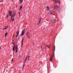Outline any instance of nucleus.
I'll return each mask as SVG.
<instances>
[{"label":"nucleus","mask_w":73,"mask_h":73,"mask_svg":"<svg viewBox=\"0 0 73 73\" xmlns=\"http://www.w3.org/2000/svg\"><path fill=\"white\" fill-rule=\"evenodd\" d=\"M41 18H40L39 20V21L38 22V23L37 24V25L39 24V23H40L41 22Z\"/></svg>","instance_id":"nucleus-10"},{"label":"nucleus","mask_w":73,"mask_h":73,"mask_svg":"<svg viewBox=\"0 0 73 73\" xmlns=\"http://www.w3.org/2000/svg\"><path fill=\"white\" fill-rule=\"evenodd\" d=\"M22 8H23V5L21 6L20 7V9L19 11H20V10H21Z\"/></svg>","instance_id":"nucleus-13"},{"label":"nucleus","mask_w":73,"mask_h":73,"mask_svg":"<svg viewBox=\"0 0 73 73\" xmlns=\"http://www.w3.org/2000/svg\"><path fill=\"white\" fill-rule=\"evenodd\" d=\"M23 40H24L23 39V38H22V41H21V42H22V44H21V46L22 47V46L23 45Z\"/></svg>","instance_id":"nucleus-8"},{"label":"nucleus","mask_w":73,"mask_h":73,"mask_svg":"<svg viewBox=\"0 0 73 73\" xmlns=\"http://www.w3.org/2000/svg\"><path fill=\"white\" fill-rule=\"evenodd\" d=\"M26 35L28 36V38H29L31 37L29 36V32L27 33V34H26Z\"/></svg>","instance_id":"nucleus-5"},{"label":"nucleus","mask_w":73,"mask_h":73,"mask_svg":"<svg viewBox=\"0 0 73 73\" xmlns=\"http://www.w3.org/2000/svg\"><path fill=\"white\" fill-rule=\"evenodd\" d=\"M23 1V0H20V4H21V3H22Z\"/></svg>","instance_id":"nucleus-15"},{"label":"nucleus","mask_w":73,"mask_h":73,"mask_svg":"<svg viewBox=\"0 0 73 73\" xmlns=\"http://www.w3.org/2000/svg\"><path fill=\"white\" fill-rule=\"evenodd\" d=\"M54 51H55V46H54Z\"/></svg>","instance_id":"nucleus-23"},{"label":"nucleus","mask_w":73,"mask_h":73,"mask_svg":"<svg viewBox=\"0 0 73 73\" xmlns=\"http://www.w3.org/2000/svg\"><path fill=\"white\" fill-rule=\"evenodd\" d=\"M25 29L22 32V33L20 36H24V33H25Z\"/></svg>","instance_id":"nucleus-3"},{"label":"nucleus","mask_w":73,"mask_h":73,"mask_svg":"<svg viewBox=\"0 0 73 73\" xmlns=\"http://www.w3.org/2000/svg\"><path fill=\"white\" fill-rule=\"evenodd\" d=\"M45 49H46V48H45Z\"/></svg>","instance_id":"nucleus-39"},{"label":"nucleus","mask_w":73,"mask_h":73,"mask_svg":"<svg viewBox=\"0 0 73 73\" xmlns=\"http://www.w3.org/2000/svg\"><path fill=\"white\" fill-rule=\"evenodd\" d=\"M13 41L14 40H13Z\"/></svg>","instance_id":"nucleus-41"},{"label":"nucleus","mask_w":73,"mask_h":73,"mask_svg":"<svg viewBox=\"0 0 73 73\" xmlns=\"http://www.w3.org/2000/svg\"><path fill=\"white\" fill-rule=\"evenodd\" d=\"M15 50L16 51H15L16 53H17L18 51V50L17 49V47L16 46L15 47Z\"/></svg>","instance_id":"nucleus-7"},{"label":"nucleus","mask_w":73,"mask_h":73,"mask_svg":"<svg viewBox=\"0 0 73 73\" xmlns=\"http://www.w3.org/2000/svg\"><path fill=\"white\" fill-rule=\"evenodd\" d=\"M41 48H42V46L41 47Z\"/></svg>","instance_id":"nucleus-38"},{"label":"nucleus","mask_w":73,"mask_h":73,"mask_svg":"<svg viewBox=\"0 0 73 73\" xmlns=\"http://www.w3.org/2000/svg\"><path fill=\"white\" fill-rule=\"evenodd\" d=\"M27 59H28V56L26 57V59L25 60V62H26L27 61Z\"/></svg>","instance_id":"nucleus-18"},{"label":"nucleus","mask_w":73,"mask_h":73,"mask_svg":"<svg viewBox=\"0 0 73 73\" xmlns=\"http://www.w3.org/2000/svg\"><path fill=\"white\" fill-rule=\"evenodd\" d=\"M58 13H60V11H58Z\"/></svg>","instance_id":"nucleus-32"},{"label":"nucleus","mask_w":73,"mask_h":73,"mask_svg":"<svg viewBox=\"0 0 73 73\" xmlns=\"http://www.w3.org/2000/svg\"><path fill=\"white\" fill-rule=\"evenodd\" d=\"M19 17H20V14H19Z\"/></svg>","instance_id":"nucleus-36"},{"label":"nucleus","mask_w":73,"mask_h":73,"mask_svg":"<svg viewBox=\"0 0 73 73\" xmlns=\"http://www.w3.org/2000/svg\"><path fill=\"white\" fill-rule=\"evenodd\" d=\"M14 21V19H13L12 20V21Z\"/></svg>","instance_id":"nucleus-28"},{"label":"nucleus","mask_w":73,"mask_h":73,"mask_svg":"<svg viewBox=\"0 0 73 73\" xmlns=\"http://www.w3.org/2000/svg\"><path fill=\"white\" fill-rule=\"evenodd\" d=\"M7 35H8V33H7L5 35V37H6L7 36Z\"/></svg>","instance_id":"nucleus-20"},{"label":"nucleus","mask_w":73,"mask_h":73,"mask_svg":"<svg viewBox=\"0 0 73 73\" xmlns=\"http://www.w3.org/2000/svg\"><path fill=\"white\" fill-rule=\"evenodd\" d=\"M5 28H3V30H5V29H7L8 28V26H5L4 27Z\"/></svg>","instance_id":"nucleus-6"},{"label":"nucleus","mask_w":73,"mask_h":73,"mask_svg":"<svg viewBox=\"0 0 73 73\" xmlns=\"http://www.w3.org/2000/svg\"><path fill=\"white\" fill-rule=\"evenodd\" d=\"M15 47H13V51H15Z\"/></svg>","instance_id":"nucleus-21"},{"label":"nucleus","mask_w":73,"mask_h":73,"mask_svg":"<svg viewBox=\"0 0 73 73\" xmlns=\"http://www.w3.org/2000/svg\"><path fill=\"white\" fill-rule=\"evenodd\" d=\"M27 59H28V56L26 57V59L25 60V62H26L27 61Z\"/></svg>","instance_id":"nucleus-16"},{"label":"nucleus","mask_w":73,"mask_h":73,"mask_svg":"<svg viewBox=\"0 0 73 73\" xmlns=\"http://www.w3.org/2000/svg\"><path fill=\"white\" fill-rule=\"evenodd\" d=\"M57 21H59V20H58Z\"/></svg>","instance_id":"nucleus-40"},{"label":"nucleus","mask_w":73,"mask_h":73,"mask_svg":"<svg viewBox=\"0 0 73 73\" xmlns=\"http://www.w3.org/2000/svg\"><path fill=\"white\" fill-rule=\"evenodd\" d=\"M30 57V56H29L28 57V59H29V57Z\"/></svg>","instance_id":"nucleus-31"},{"label":"nucleus","mask_w":73,"mask_h":73,"mask_svg":"<svg viewBox=\"0 0 73 73\" xmlns=\"http://www.w3.org/2000/svg\"><path fill=\"white\" fill-rule=\"evenodd\" d=\"M54 7L55 8H58V6H57V5H55Z\"/></svg>","instance_id":"nucleus-14"},{"label":"nucleus","mask_w":73,"mask_h":73,"mask_svg":"<svg viewBox=\"0 0 73 73\" xmlns=\"http://www.w3.org/2000/svg\"><path fill=\"white\" fill-rule=\"evenodd\" d=\"M51 1H53V2H54V3H58V4H60L61 3V2L58 1H57L56 0H51Z\"/></svg>","instance_id":"nucleus-2"},{"label":"nucleus","mask_w":73,"mask_h":73,"mask_svg":"<svg viewBox=\"0 0 73 73\" xmlns=\"http://www.w3.org/2000/svg\"><path fill=\"white\" fill-rule=\"evenodd\" d=\"M18 13H19V14H20V12H19Z\"/></svg>","instance_id":"nucleus-35"},{"label":"nucleus","mask_w":73,"mask_h":73,"mask_svg":"<svg viewBox=\"0 0 73 73\" xmlns=\"http://www.w3.org/2000/svg\"><path fill=\"white\" fill-rule=\"evenodd\" d=\"M49 15H51V16H52V15H53V14H52V13H49Z\"/></svg>","instance_id":"nucleus-19"},{"label":"nucleus","mask_w":73,"mask_h":73,"mask_svg":"<svg viewBox=\"0 0 73 73\" xmlns=\"http://www.w3.org/2000/svg\"><path fill=\"white\" fill-rule=\"evenodd\" d=\"M3 0H1V1H0V2H3Z\"/></svg>","instance_id":"nucleus-26"},{"label":"nucleus","mask_w":73,"mask_h":73,"mask_svg":"<svg viewBox=\"0 0 73 73\" xmlns=\"http://www.w3.org/2000/svg\"><path fill=\"white\" fill-rule=\"evenodd\" d=\"M27 59H28V56L26 57V59L25 60V62H26L27 61Z\"/></svg>","instance_id":"nucleus-17"},{"label":"nucleus","mask_w":73,"mask_h":73,"mask_svg":"<svg viewBox=\"0 0 73 73\" xmlns=\"http://www.w3.org/2000/svg\"><path fill=\"white\" fill-rule=\"evenodd\" d=\"M8 16H9V15H7V17H8Z\"/></svg>","instance_id":"nucleus-30"},{"label":"nucleus","mask_w":73,"mask_h":73,"mask_svg":"<svg viewBox=\"0 0 73 73\" xmlns=\"http://www.w3.org/2000/svg\"><path fill=\"white\" fill-rule=\"evenodd\" d=\"M14 48H15V45H14Z\"/></svg>","instance_id":"nucleus-34"},{"label":"nucleus","mask_w":73,"mask_h":73,"mask_svg":"<svg viewBox=\"0 0 73 73\" xmlns=\"http://www.w3.org/2000/svg\"><path fill=\"white\" fill-rule=\"evenodd\" d=\"M9 14H10V16H11V19H12L13 17H14V16H15V15L14 14L13 16H12V12L10 11H9Z\"/></svg>","instance_id":"nucleus-1"},{"label":"nucleus","mask_w":73,"mask_h":73,"mask_svg":"<svg viewBox=\"0 0 73 73\" xmlns=\"http://www.w3.org/2000/svg\"><path fill=\"white\" fill-rule=\"evenodd\" d=\"M13 44H14V43H13Z\"/></svg>","instance_id":"nucleus-37"},{"label":"nucleus","mask_w":73,"mask_h":73,"mask_svg":"<svg viewBox=\"0 0 73 73\" xmlns=\"http://www.w3.org/2000/svg\"><path fill=\"white\" fill-rule=\"evenodd\" d=\"M18 36V35H17L16 36V37H17Z\"/></svg>","instance_id":"nucleus-29"},{"label":"nucleus","mask_w":73,"mask_h":73,"mask_svg":"<svg viewBox=\"0 0 73 73\" xmlns=\"http://www.w3.org/2000/svg\"><path fill=\"white\" fill-rule=\"evenodd\" d=\"M47 11H49V7L48 6L47 7Z\"/></svg>","instance_id":"nucleus-12"},{"label":"nucleus","mask_w":73,"mask_h":73,"mask_svg":"<svg viewBox=\"0 0 73 73\" xmlns=\"http://www.w3.org/2000/svg\"><path fill=\"white\" fill-rule=\"evenodd\" d=\"M56 21H57V20H53L52 21H50L49 23V24H52V23H54V22H55Z\"/></svg>","instance_id":"nucleus-4"},{"label":"nucleus","mask_w":73,"mask_h":73,"mask_svg":"<svg viewBox=\"0 0 73 73\" xmlns=\"http://www.w3.org/2000/svg\"><path fill=\"white\" fill-rule=\"evenodd\" d=\"M13 14L14 15H16V11H14V12H13Z\"/></svg>","instance_id":"nucleus-11"},{"label":"nucleus","mask_w":73,"mask_h":73,"mask_svg":"<svg viewBox=\"0 0 73 73\" xmlns=\"http://www.w3.org/2000/svg\"><path fill=\"white\" fill-rule=\"evenodd\" d=\"M13 61V59L12 58L11 59V61Z\"/></svg>","instance_id":"nucleus-25"},{"label":"nucleus","mask_w":73,"mask_h":73,"mask_svg":"<svg viewBox=\"0 0 73 73\" xmlns=\"http://www.w3.org/2000/svg\"><path fill=\"white\" fill-rule=\"evenodd\" d=\"M13 37H14V35H13Z\"/></svg>","instance_id":"nucleus-33"},{"label":"nucleus","mask_w":73,"mask_h":73,"mask_svg":"<svg viewBox=\"0 0 73 73\" xmlns=\"http://www.w3.org/2000/svg\"><path fill=\"white\" fill-rule=\"evenodd\" d=\"M46 46L48 47V48H49V49H50V48L48 46Z\"/></svg>","instance_id":"nucleus-24"},{"label":"nucleus","mask_w":73,"mask_h":73,"mask_svg":"<svg viewBox=\"0 0 73 73\" xmlns=\"http://www.w3.org/2000/svg\"><path fill=\"white\" fill-rule=\"evenodd\" d=\"M24 64L23 65V69H24Z\"/></svg>","instance_id":"nucleus-27"},{"label":"nucleus","mask_w":73,"mask_h":73,"mask_svg":"<svg viewBox=\"0 0 73 73\" xmlns=\"http://www.w3.org/2000/svg\"><path fill=\"white\" fill-rule=\"evenodd\" d=\"M16 33H17V35H18L19 34V31L17 32H16Z\"/></svg>","instance_id":"nucleus-22"},{"label":"nucleus","mask_w":73,"mask_h":73,"mask_svg":"<svg viewBox=\"0 0 73 73\" xmlns=\"http://www.w3.org/2000/svg\"><path fill=\"white\" fill-rule=\"evenodd\" d=\"M52 58H53V56H52V57L51 58H50V61H52Z\"/></svg>","instance_id":"nucleus-9"}]
</instances>
